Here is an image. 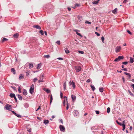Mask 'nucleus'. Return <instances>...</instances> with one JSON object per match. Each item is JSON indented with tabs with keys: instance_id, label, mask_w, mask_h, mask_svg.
<instances>
[{
	"instance_id": "f257e3e1",
	"label": "nucleus",
	"mask_w": 134,
	"mask_h": 134,
	"mask_svg": "<svg viewBox=\"0 0 134 134\" xmlns=\"http://www.w3.org/2000/svg\"><path fill=\"white\" fill-rule=\"evenodd\" d=\"M124 58V57L123 56H119L118 58H116L114 60V62H118L122 59H123Z\"/></svg>"
},
{
	"instance_id": "f03ea898",
	"label": "nucleus",
	"mask_w": 134,
	"mask_h": 134,
	"mask_svg": "<svg viewBox=\"0 0 134 134\" xmlns=\"http://www.w3.org/2000/svg\"><path fill=\"white\" fill-rule=\"evenodd\" d=\"M75 68L76 70V72H78L81 70V68L80 66H75Z\"/></svg>"
},
{
	"instance_id": "7ed1b4c3",
	"label": "nucleus",
	"mask_w": 134,
	"mask_h": 134,
	"mask_svg": "<svg viewBox=\"0 0 134 134\" xmlns=\"http://www.w3.org/2000/svg\"><path fill=\"white\" fill-rule=\"evenodd\" d=\"M121 49V46H119L116 47L115 48V52L118 53L119 52Z\"/></svg>"
},
{
	"instance_id": "20e7f679",
	"label": "nucleus",
	"mask_w": 134,
	"mask_h": 134,
	"mask_svg": "<svg viewBox=\"0 0 134 134\" xmlns=\"http://www.w3.org/2000/svg\"><path fill=\"white\" fill-rule=\"evenodd\" d=\"M11 106L8 104H7L5 107V109L6 110H9V111H10V108L11 107Z\"/></svg>"
},
{
	"instance_id": "39448f33",
	"label": "nucleus",
	"mask_w": 134,
	"mask_h": 134,
	"mask_svg": "<svg viewBox=\"0 0 134 134\" xmlns=\"http://www.w3.org/2000/svg\"><path fill=\"white\" fill-rule=\"evenodd\" d=\"M59 127L60 130L61 131H63L65 130V128L63 125H60Z\"/></svg>"
},
{
	"instance_id": "423d86ee",
	"label": "nucleus",
	"mask_w": 134,
	"mask_h": 134,
	"mask_svg": "<svg viewBox=\"0 0 134 134\" xmlns=\"http://www.w3.org/2000/svg\"><path fill=\"white\" fill-rule=\"evenodd\" d=\"M69 84L71 85L72 86L73 88H75V83L73 81H72L71 82L70 81L69 82Z\"/></svg>"
},
{
	"instance_id": "0eeeda50",
	"label": "nucleus",
	"mask_w": 134,
	"mask_h": 134,
	"mask_svg": "<svg viewBox=\"0 0 134 134\" xmlns=\"http://www.w3.org/2000/svg\"><path fill=\"white\" fill-rule=\"evenodd\" d=\"M74 115L75 116H76L79 115V112L77 110H75L73 111Z\"/></svg>"
},
{
	"instance_id": "6e6552de",
	"label": "nucleus",
	"mask_w": 134,
	"mask_h": 134,
	"mask_svg": "<svg viewBox=\"0 0 134 134\" xmlns=\"http://www.w3.org/2000/svg\"><path fill=\"white\" fill-rule=\"evenodd\" d=\"M71 98L72 99V102H74L76 100V98L75 96L72 94L71 95Z\"/></svg>"
},
{
	"instance_id": "1a4fd4ad",
	"label": "nucleus",
	"mask_w": 134,
	"mask_h": 134,
	"mask_svg": "<svg viewBox=\"0 0 134 134\" xmlns=\"http://www.w3.org/2000/svg\"><path fill=\"white\" fill-rule=\"evenodd\" d=\"M64 100L63 102V104L64 106H65V102H66L67 103H68L67 102V97L66 96H65L64 97Z\"/></svg>"
},
{
	"instance_id": "9d476101",
	"label": "nucleus",
	"mask_w": 134,
	"mask_h": 134,
	"mask_svg": "<svg viewBox=\"0 0 134 134\" xmlns=\"http://www.w3.org/2000/svg\"><path fill=\"white\" fill-rule=\"evenodd\" d=\"M14 114L15 116H17V117L19 118H21V116L19 114H16V113H15L14 111H11Z\"/></svg>"
},
{
	"instance_id": "9b49d317",
	"label": "nucleus",
	"mask_w": 134,
	"mask_h": 134,
	"mask_svg": "<svg viewBox=\"0 0 134 134\" xmlns=\"http://www.w3.org/2000/svg\"><path fill=\"white\" fill-rule=\"evenodd\" d=\"M34 89L33 88H32V87H30V89L29 91L30 93L31 94H32L34 92Z\"/></svg>"
},
{
	"instance_id": "f8f14e48",
	"label": "nucleus",
	"mask_w": 134,
	"mask_h": 134,
	"mask_svg": "<svg viewBox=\"0 0 134 134\" xmlns=\"http://www.w3.org/2000/svg\"><path fill=\"white\" fill-rule=\"evenodd\" d=\"M33 27L36 28L37 29H39V30H41V27L38 25H34L33 26Z\"/></svg>"
},
{
	"instance_id": "ddd939ff",
	"label": "nucleus",
	"mask_w": 134,
	"mask_h": 134,
	"mask_svg": "<svg viewBox=\"0 0 134 134\" xmlns=\"http://www.w3.org/2000/svg\"><path fill=\"white\" fill-rule=\"evenodd\" d=\"M43 78L42 77H40L39 80L38 81V82L40 83V82H43L44 81L43 80Z\"/></svg>"
},
{
	"instance_id": "4468645a",
	"label": "nucleus",
	"mask_w": 134,
	"mask_h": 134,
	"mask_svg": "<svg viewBox=\"0 0 134 134\" xmlns=\"http://www.w3.org/2000/svg\"><path fill=\"white\" fill-rule=\"evenodd\" d=\"M9 96L11 98H14L15 96V94L13 93H10Z\"/></svg>"
},
{
	"instance_id": "2eb2a0df",
	"label": "nucleus",
	"mask_w": 134,
	"mask_h": 134,
	"mask_svg": "<svg viewBox=\"0 0 134 134\" xmlns=\"http://www.w3.org/2000/svg\"><path fill=\"white\" fill-rule=\"evenodd\" d=\"M28 65L29 66V69H31L33 67V65L32 63H29Z\"/></svg>"
},
{
	"instance_id": "dca6fc26",
	"label": "nucleus",
	"mask_w": 134,
	"mask_h": 134,
	"mask_svg": "<svg viewBox=\"0 0 134 134\" xmlns=\"http://www.w3.org/2000/svg\"><path fill=\"white\" fill-rule=\"evenodd\" d=\"M124 74H125L126 75L129 76V79L130 78V77H131V75L129 73H128L126 72H124Z\"/></svg>"
},
{
	"instance_id": "f3484780",
	"label": "nucleus",
	"mask_w": 134,
	"mask_h": 134,
	"mask_svg": "<svg viewBox=\"0 0 134 134\" xmlns=\"http://www.w3.org/2000/svg\"><path fill=\"white\" fill-rule=\"evenodd\" d=\"M130 63H132L134 62V59L133 58L131 57H130Z\"/></svg>"
},
{
	"instance_id": "a211bd4d",
	"label": "nucleus",
	"mask_w": 134,
	"mask_h": 134,
	"mask_svg": "<svg viewBox=\"0 0 134 134\" xmlns=\"http://www.w3.org/2000/svg\"><path fill=\"white\" fill-rule=\"evenodd\" d=\"M24 78V75L22 74H21L19 76V80L23 79Z\"/></svg>"
},
{
	"instance_id": "6ab92c4d",
	"label": "nucleus",
	"mask_w": 134,
	"mask_h": 134,
	"mask_svg": "<svg viewBox=\"0 0 134 134\" xmlns=\"http://www.w3.org/2000/svg\"><path fill=\"white\" fill-rule=\"evenodd\" d=\"M99 1L100 0H98L95 1H93L92 2V4H97L98 3Z\"/></svg>"
},
{
	"instance_id": "aec40b11",
	"label": "nucleus",
	"mask_w": 134,
	"mask_h": 134,
	"mask_svg": "<svg viewBox=\"0 0 134 134\" xmlns=\"http://www.w3.org/2000/svg\"><path fill=\"white\" fill-rule=\"evenodd\" d=\"M117 8H115L112 11V12L114 14H115L117 13Z\"/></svg>"
},
{
	"instance_id": "412c9836",
	"label": "nucleus",
	"mask_w": 134,
	"mask_h": 134,
	"mask_svg": "<svg viewBox=\"0 0 134 134\" xmlns=\"http://www.w3.org/2000/svg\"><path fill=\"white\" fill-rule=\"evenodd\" d=\"M23 94L24 95H26L27 94V92L26 90L24 89L23 90Z\"/></svg>"
},
{
	"instance_id": "4be33fe9",
	"label": "nucleus",
	"mask_w": 134,
	"mask_h": 134,
	"mask_svg": "<svg viewBox=\"0 0 134 134\" xmlns=\"http://www.w3.org/2000/svg\"><path fill=\"white\" fill-rule=\"evenodd\" d=\"M19 36V34L18 33H16L13 35V37L16 38H17Z\"/></svg>"
},
{
	"instance_id": "5701e85b",
	"label": "nucleus",
	"mask_w": 134,
	"mask_h": 134,
	"mask_svg": "<svg viewBox=\"0 0 134 134\" xmlns=\"http://www.w3.org/2000/svg\"><path fill=\"white\" fill-rule=\"evenodd\" d=\"M11 71L13 73V74H15V71L14 68H12L11 69Z\"/></svg>"
},
{
	"instance_id": "b1692460",
	"label": "nucleus",
	"mask_w": 134,
	"mask_h": 134,
	"mask_svg": "<svg viewBox=\"0 0 134 134\" xmlns=\"http://www.w3.org/2000/svg\"><path fill=\"white\" fill-rule=\"evenodd\" d=\"M17 96H18V98L20 100H22V97L21 96H20L19 94H18Z\"/></svg>"
},
{
	"instance_id": "393cba45",
	"label": "nucleus",
	"mask_w": 134,
	"mask_h": 134,
	"mask_svg": "<svg viewBox=\"0 0 134 134\" xmlns=\"http://www.w3.org/2000/svg\"><path fill=\"white\" fill-rule=\"evenodd\" d=\"M64 88V90H65L66 88V82H65L63 84Z\"/></svg>"
},
{
	"instance_id": "a878e982",
	"label": "nucleus",
	"mask_w": 134,
	"mask_h": 134,
	"mask_svg": "<svg viewBox=\"0 0 134 134\" xmlns=\"http://www.w3.org/2000/svg\"><path fill=\"white\" fill-rule=\"evenodd\" d=\"M99 89V91L101 92H102L103 91V89L102 87H100Z\"/></svg>"
},
{
	"instance_id": "bb28decb",
	"label": "nucleus",
	"mask_w": 134,
	"mask_h": 134,
	"mask_svg": "<svg viewBox=\"0 0 134 134\" xmlns=\"http://www.w3.org/2000/svg\"><path fill=\"white\" fill-rule=\"evenodd\" d=\"M8 39H7L6 38L4 37L3 38V39L2 41V42L5 41H8Z\"/></svg>"
},
{
	"instance_id": "cd10ccee",
	"label": "nucleus",
	"mask_w": 134,
	"mask_h": 134,
	"mask_svg": "<svg viewBox=\"0 0 134 134\" xmlns=\"http://www.w3.org/2000/svg\"><path fill=\"white\" fill-rule=\"evenodd\" d=\"M49 122V121L48 120H45L44 121L43 123L46 124H48Z\"/></svg>"
},
{
	"instance_id": "c85d7f7f",
	"label": "nucleus",
	"mask_w": 134,
	"mask_h": 134,
	"mask_svg": "<svg viewBox=\"0 0 134 134\" xmlns=\"http://www.w3.org/2000/svg\"><path fill=\"white\" fill-rule=\"evenodd\" d=\"M128 91L131 96L134 97V95L131 92L130 90H128Z\"/></svg>"
},
{
	"instance_id": "c756f323",
	"label": "nucleus",
	"mask_w": 134,
	"mask_h": 134,
	"mask_svg": "<svg viewBox=\"0 0 134 134\" xmlns=\"http://www.w3.org/2000/svg\"><path fill=\"white\" fill-rule=\"evenodd\" d=\"M91 86L93 91H94L95 90V88L94 86L91 85Z\"/></svg>"
},
{
	"instance_id": "7c9ffc66",
	"label": "nucleus",
	"mask_w": 134,
	"mask_h": 134,
	"mask_svg": "<svg viewBox=\"0 0 134 134\" xmlns=\"http://www.w3.org/2000/svg\"><path fill=\"white\" fill-rule=\"evenodd\" d=\"M65 52L66 53H68L69 52V50L67 48H66L65 49Z\"/></svg>"
},
{
	"instance_id": "2f4dec72",
	"label": "nucleus",
	"mask_w": 134,
	"mask_h": 134,
	"mask_svg": "<svg viewBox=\"0 0 134 134\" xmlns=\"http://www.w3.org/2000/svg\"><path fill=\"white\" fill-rule=\"evenodd\" d=\"M29 106V105L28 104L26 103H25V104L24 107L25 108H28Z\"/></svg>"
},
{
	"instance_id": "473e14b6",
	"label": "nucleus",
	"mask_w": 134,
	"mask_h": 134,
	"mask_svg": "<svg viewBox=\"0 0 134 134\" xmlns=\"http://www.w3.org/2000/svg\"><path fill=\"white\" fill-rule=\"evenodd\" d=\"M53 100V98L52 96V94L51 95V98H50V104H51Z\"/></svg>"
},
{
	"instance_id": "72a5a7b5",
	"label": "nucleus",
	"mask_w": 134,
	"mask_h": 134,
	"mask_svg": "<svg viewBox=\"0 0 134 134\" xmlns=\"http://www.w3.org/2000/svg\"><path fill=\"white\" fill-rule=\"evenodd\" d=\"M110 108L109 107L107 109V113H109L110 112Z\"/></svg>"
},
{
	"instance_id": "f704fd0d",
	"label": "nucleus",
	"mask_w": 134,
	"mask_h": 134,
	"mask_svg": "<svg viewBox=\"0 0 134 134\" xmlns=\"http://www.w3.org/2000/svg\"><path fill=\"white\" fill-rule=\"evenodd\" d=\"M30 73V71H27L26 72V76H28L29 75Z\"/></svg>"
},
{
	"instance_id": "c9c22d12",
	"label": "nucleus",
	"mask_w": 134,
	"mask_h": 134,
	"mask_svg": "<svg viewBox=\"0 0 134 134\" xmlns=\"http://www.w3.org/2000/svg\"><path fill=\"white\" fill-rule=\"evenodd\" d=\"M37 80V78H35L33 79V81L34 83H35Z\"/></svg>"
},
{
	"instance_id": "e433bc0d",
	"label": "nucleus",
	"mask_w": 134,
	"mask_h": 134,
	"mask_svg": "<svg viewBox=\"0 0 134 134\" xmlns=\"http://www.w3.org/2000/svg\"><path fill=\"white\" fill-rule=\"evenodd\" d=\"M44 57L47 58H49L50 57V55H45L44 56Z\"/></svg>"
},
{
	"instance_id": "4c0bfd02",
	"label": "nucleus",
	"mask_w": 134,
	"mask_h": 134,
	"mask_svg": "<svg viewBox=\"0 0 134 134\" xmlns=\"http://www.w3.org/2000/svg\"><path fill=\"white\" fill-rule=\"evenodd\" d=\"M40 33L42 35H43L44 34L43 31V30H41L40 31Z\"/></svg>"
},
{
	"instance_id": "58836bf2",
	"label": "nucleus",
	"mask_w": 134,
	"mask_h": 134,
	"mask_svg": "<svg viewBox=\"0 0 134 134\" xmlns=\"http://www.w3.org/2000/svg\"><path fill=\"white\" fill-rule=\"evenodd\" d=\"M44 90L45 91H46L47 92V93H49L50 92V91L49 90L47 89V90Z\"/></svg>"
},
{
	"instance_id": "ea45409f",
	"label": "nucleus",
	"mask_w": 134,
	"mask_h": 134,
	"mask_svg": "<svg viewBox=\"0 0 134 134\" xmlns=\"http://www.w3.org/2000/svg\"><path fill=\"white\" fill-rule=\"evenodd\" d=\"M78 52L79 53H80L81 54H83L84 53V52L83 51H78Z\"/></svg>"
},
{
	"instance_id": "a19ab883",
	"label": "nucleus",
	"mask_w": 134,
	"mask_h": 134,
	"mask_svg": "<svg viewBox=\"0 0 134 134\" xmlns=\"http://www.w3.org/2000/svg\"><path fill=\"white\" fill-rule=\"evenodd\" d=\"M123 127V129H122V130L124 131L125 129V124H122V126Z\"/></svg>"
},
{
	"instance_id": "79ce46f5",
	"label": "nucleus",
	"mask_w": 134,
	"mask_h": 134,
	"mask_svg": "<svg viewBox=\"0 0 134 134\" xmlns=\"http://www.w3.org/2000/svg\"><path fill=\"white\" fill-rule=\"evenodd\" d=\"M55 42L58 45H60V41H57Z\"/></svg>"
},
{
	"instance_id": "37998d69",
	"label": "nucleus",
	"mask_w": 134,
	"mask_h": 134,
	"mask_svg": "<svg viewBox=\"0 0 134 134\" xmlns=\"http://www.w3.org/2000/svg\"><path fill=\"white\" fill-rule=\"evenodd\" d=\"M122 63L124 65H127L128 63V62H122Z\"/></svg>"
},
{
	"instance_id": "c03bdc74",
	"label": "nucleus",
	"mask_w": 134,
	"mask_h": 134,
	"mask_svg": "<svg viewBox=\"0 0 134 134\" xmlns=\"http://www.w3.org/2000/svg\"><path fill=\"white\" fill-rule=\"evenodd\" d=\"M85 23L87 24H91V22H89L88 21H86L85 22Z\"/></svg>"
},
{
	"instance_id": "a18cd8bd",
	"label": "nucleus",
	"mask_w": 134,
	"mask_h": 134,
	"mask_svg": "<svg viewBox=\"0 0 134 134\" xmlns=\"http://www.w3.org/2000/svg\"><path fill=\"white\" fill-rule=\"evenodd\" d=\"M101 40H102V42H103L104 41V38L103 36H102L101 37Z\"/></svg>"
},
{
	"instance_id": "49530a36",
	"label": "nucleus",
	"mask_w": 134,
	"mask_h": 134,
	"mask_svg": "<svg viewBox=\"0 0 134 134\" xmlns=\"http://www.w3.org/2000/svg\"><path fill=\"white\" fill-rule=\"evenodd\" d=\"M82 16H77V18L80 20H81V19L82 18Z\"/></svg>"
},
{
	"instance_id": "de8ad7c7",
	"label": "nucleus",
	"mask_w": 134,
	"mask_h": 134,
	"mask_svg": "<svg viewBox=\"0 0 134 134\" xmlns=\"http://www.w3.org/2000/svg\"><path fill=\"white\" fill-rule=\"evenodd\" d=\"M59 121L62 123V124H63V121L62 119H60L59 120Z\"/></svg>"
},
{
	"instance_id": "09e8293b",
	"label": "nucleus",
	"mask_w": 134,
	"mask_h": 134,
	"mask_svg": "<svg viewBox=\"0 0 134 134\" xmlns=\"http://www.w3.org/2000/svg\"><path fill=\"white\" fill-rule=\"evenodd\" d=\"M75 5L76 7H79L80 5V4L76 3L75 4Z\"/></svg>"
},
{
	"instance_id": "8fccbe9b",
	"label": "nucleus",
	"mask_w": 134,
	"mask_h": 134,
	"mask_svg": "<svg viewBox=\"0 0 134 134\" xmlns=\"http://www.w3.org/2000/svg\"><path fill=\"white\" fill-rule=\"evenodd\" d=\"M122 70L124 71H127V70L126 68H125L123 69H122Z\"/></svg>"
},
{
	"instance_id": "3c124183",
	"label": "nucleus",
	"mask_w": 134,
	"mask_h": 134,
	"mask_svg": "<svg viewBox=\"0 0 134 134\" xmlns=\"http://www.w3.org/2000/svg\"><path fill=\"white\" fill-rule=\"evenodd\" d=\"M95 34H96L98 36H100V34L98 33L97 32H95Z\"/></svg>"
},
{
	"instance_id": "603ef678",
	"label": "nucleus",
	"mask_w": 134,
	"mask_h": 134,
	"mask_svg": "<svg viewBox=\"0 0 134 134\" xmlns=\"http://www.w3.org/2000/svg\"><path fill=\"white\" fill-rule=\"evenodd\" d=\"M40 64H38L37 65V69H40Z\"/></svg>"
},
{
	"instance_id": "864d4df0",
	"label": "nucleus",
	"mask_w": 134,
	"mask_h": 134,
	"mask_svg": "<svg viewBox=\"0 0 134 134\" xmlns=\"http://www.w3.org/2000/svg\"><path fill=\"white\" fill-rule=\"evenodd\" d=\"M131 86L133 88V90H134V84H131Z\"/></svg>"
},
{
	"instance_id": "5fc2aeb1",
	"label": "nucleus",
	"mask_w": 134,
	"mask_h": 134,
	"mask_svg": "<svg viewBox=\"0 0 134 134\" xmlns=\"http://www.w3.org/2000/svg\"><path fill=\"white\" fill-rule=\"evenodd\" d=\"M27 131L29 133L31 132V129H27Z\"/></svg>"
},
{
	"instance_id": "6e6d98bb",
	"label": "nucleus",
	"mask_w": 134,
	"mask_h": 134,
	"mask_svg": "<svg viewBox=\"0 0 134 134\" xmlns=\"http://www.w3.org/2000/svg\"><path fill=\"white\" fill-rule=\"evenodd\" d=\"M18 91L19 92V93H21V88H20V87H19V88H18Z\"/></svg>"
},
{
	"instance_id": "4d7b16f0",
	"label": "nucleus",
	"mask_w": 134,
	"mask_h": 134,
	"mask_svg": "<svg viewBox=\"0 0 134 134\" xmlns=\"http://www.w3.org/2000/svg\"><path fill=\"white\" fill-rule=\"evenodd\" d=\"M11 87L15 91L16 90V88L14 87L11 86Z\"/></svg>"
},
{
	"instance_id": "13d9d810",
	"label": "nucleus",
	"mask_w": 134,
	"mask_h": 134,
	"mask_svg": "<svg viewBox=\"0 0 134 134\" xmlns=\"http://www.w3.org/2000/svg\"><path fill=\"white\" fill-rule=\"evenodd\" d=\"M60 96L61 98H62L63 97V93L61 92H60Z\"/></svg>"
},
{
	"instance_id": "bf43d9fd",
	"label": "nucleus",
	"mask_w": 134,
	"mask_h": 134,
	"mask_svg": "<svg viewBox=\"0 0 134 134\" xmlns=\"http://www.w3.org/2000/svg\"><path fill=\"white\" fill-rule=\"evenodd\" d=\"M127 32L130 34L131 35L132 33L129 30H127Z\"/></svg>"
},
{
	"instance_id": "052dcab7",
	"label": "nucleus",
	"mask_w": 134,
	"mask_h": 134,
	"mask_svg": "<svg viewBox=\"0 0 134 134\" xmlns=\"http://www.w3.org/2000/svg\"><path fill=\"white\" fill-rule=\"evenodd\" d=\"M96 112L97 114H98L99 113V111H96Z\"/></svg>"
},
{
	"instance_id": "680f3d73",
	"label": "nucleus",
	"mask_w": 134,
	"mask_h": 134,
	"mask_svg": "<svg viewBox=\"0 0 134 134\" xmlns=\"http://www.w3.org/2000/svg\"><path fill=\"white\" fill-rule=\"evenodd\" d=\"M57 59H59V60H63V58H60V57L58 58H57Z\"/></svg>"
},
{
	"instance_id": "e2e57ef3",
	"label": "nucleus",
	"mask_w": 134,
	"mask_h": 134,
	"mask_svg": "<svg viewBox=\"0 0 134 134\" xmlns=\"http://www.w3.org/2000/svg\"><path fill=\"white\" fill-rule=\"evenodd\" d=\"M69 108L68 104V103H67V106L66 107V109L68 110Z\"/></svg>"
},
{
	"instance_id": "0e129e2a",
	"label": "nucleus",
	"mask_w": 134,
	"mask_h": 134,
	"mask_svg": "<svg viewBox=\"0 0 134 134\" xmlns=\"http://www.w3.org/2000/svg\"><path fill=\"white\" fill-rule=\"evenodd\" d=\"M90 80L89 79H88L87 81H86V82H88V83H89V82H90Z\"/></svg>"
},
{
	"instance_id": "69168bd1",
	"label": "nucleus",
	"mask_w": 134,
	"mask_h": 134,
	"mask_svg": "<svg viewBox=\"0 0 134 134\" xmlns=\"http://www.w3.org/2000/svg\"><path fill=\"white\" fill-rule=\"evenodd\" d=\"M77 35H78L79 36L81 37H82V35H81V34L79 33H77Z\"/></svg>"
},
{
	"instance_id": "338daca9",
	"label": "nucleus",
	"mask_w": 134,
	"mask_h": 134,
	"mask_svg": "<svg viewBox=\"0 0 134 134\" xmlns=\"http://www.w3.org/2000/svg\"><path fill=\"white\" fill-rule=\"evenodd\" d=\"M122 79L124 83V82H125V80L124 78V77H122Z\"/></svg>"
},
{
	"instance_id": "774afa93",
	"label": "nucleus",
	"mask_w": 134,
	"mask_h": 134,
	"mask_svg": "<svg viewBox=\"0 0 134 134\" xmlns=\"http://www.w3.org/2000/svg\"><path fill=\"white\" fill-rule=\"evenodd\" d=\"M74 31H75V32H77V31H78V32H79L80 31L79 30H74Z\"/></svg>"
}]
</instances>
